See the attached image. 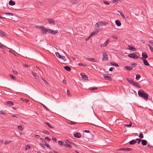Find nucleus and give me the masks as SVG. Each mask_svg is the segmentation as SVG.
<instances>
[{
  "mask_svg": "<svg viewBox=\"0 0 153 153\" xmlns=\"http://www.w3.org/2000/svg\"><path fill=\"white\" fill-rule=\"evenodd\" d=\"M41 31L42 33L44 34L48 32L52 34L55 35L58 32L57 30H54L50 29H47L45 28L44 27H43L41 29Z\"/></svg>",
  "mask_w": 153,
  "mask_h": 153,
  "instance_id": "1",
  "label": "nucleus"
},
{
  "mask_svg": "<svg viewBox=\"0 0 153 153\" xmlns=\"http://www.w3.org/2000/svg\"><path fill=\"white\" fill-rule=\"evenodd\" d=\"M138 94L140 97L142 98L146 101L148 100L149 95L147 93L145 92L143 90H139L138 91Z\"/></svg>",
  "mask_w": 153,
  "mask_h": 153,
  "instance_id": "2",
  "label": "nucleus"
},
{
  "mask_svg": "<svg viewBox=\"0 0 153 153\" xmlns=\"http://www.w3.org/2000/svg\"><path fill=\"white\" fill-rule=\"evenodd\" d=\"M107 22H103L102 21H100L97 22L95 24V27H99L100 25L105 26L108 24Z\"/></svg>",
  "mask_w": 153,
  "mask_h": 153,
  "instance_id": "3",
  "label": "nucleus"
},
{
  "mask_svg": "<svg viewBox=\"0 0 153 153\" xmlns=\"http://www.w3.org/2000/svg\"><path fill=\"white\" fill-rule=\"evenodd\" d=\"M108 60V55L104 53H103L102 61H106Z\"/></svg>",
  "mask_w": 153,
  "mask_h": 153,
  "instance_id": "4",
  "label": "nucleus"
},
{
  "mask_svg": "<svg viewBox=\"0 0 153 153\" xmlns=\"http://www.w3.org/2000/svg\"><path fill=\"white\" fill-rule=\"evenodd\" d=\"M128 56L130 58L137 59L139 58V57L135 54L130 53Z\"/></svg>",
  "mask_w": 153,
  "mask_h": 153,
  "instance_id": "5",
  "label": "nucleus"
},
{
  "mask_svg": "<svg viewBox=\"0 0 153 153\" xmlns=\"http://www.w3.org/2000/svg\"><path fill=\"white\" fill-rule=\"evenodd\" d=\"M80 75L82 76V78L84 80H86L88 79V76L84 74V73H81Z\"/></svg>",
  "mask_w": 153,
  "mask_h": 153,
  "instance_id": "6",
  "label": "nucleus"
},
{
  "mask_svg": "<svg viewBox=\"0 0 153 153\" xmlns=\"http://www.w3.org/2000/svg\"><path fill=\"white\" fill-rule=\"evenodd\" d=\"M74 137L76 138H80L82 137V135L79 132H76L74 134Z\"/></svg>",
  "mask_w": 153,
  "mask_h": 153,
  "instance_id": "7",
  "label": "nucleus"
},
{
  "mask_svg": "<svg viewBox=\"0 0 153 153\" xmlns=\"http://www.w3.org/2000/svg\"><path fill=\"white\" fill-rule=\"evenodd\" d=\"M99 32V30H95L94 31H93L91 33L90 35V37H91L93 36V35L97 34Z\"/></svg>",
  "mask_w": 153,
  "mask_h": 153,
  "instance_id": "8",
  "label": "nucleus"
},
{
  "mask_svg": "<svg viewBox=\"0 0 153 153\" xmlns=\"http://www.w3.org/2000/svg\"><path fill=\"white\" fill-rule=\"evenodd\" d=\"M119 151H129L132 150V149L131 148H120L118 150Z\"/></svg>",
  "mask_w": 153,
  "mask_h": 153,
  "instance_id": "9",
  "label": "nucleus"
},
{
  "mask_svg": "<svg viewBox=\"0 0 153 153\" xmlns=\"http://www.w3.org/2000/svg\"><path fill=\"white\" fill-rule=\"evenodd\" d=\"M142 58L141 57L140 58L142 59V60L143 58L146 59L148 57V55L145 52H143L142 54Z\"/></svg>",
  "mask_w": 153,
  "mask_h": 153,
  "instance_id": "10",
  "label": "nucleus"
},
{
  "mask_svg": "<svg viewBox=\"0 0 153 153\" xmlns=\"http://www.w3.org/2000/svg\"><path fill=\"white\" fill-rule=\"evenodd\" d=\"M109 42V39H108L104 43L101 45H100L101 47H105L106 46L107 44Z\"/></svg>",
  "mask_w": 153,
  "mask_h": 153,
  "instance_id": "11",
  "label": "nucleus"
},
{
  "mask_svg": "<svg viewBox=\"0 0 153 153\" xmlns=\"http://www.w3.org/2000/svg\"><path fill=\"white\" fill-rule=\"evenodd\" d=\"M132 85L137 88H141V86L136 82H134Z\"/></svg>",
  "mask_w": 153,
  "mask_h": 153,
  "instance_id": "12",
  "label": "nucleus"
},
{
  "mask_svg": "<svg viewBox=\"0 0 153 153\" xmlns=\"http://www.w3.org/2000/svg\"><path fill=\"white\" fill-rule=\"evenodd\" d=\"M0 36L1 37H6V34L2 30H0Z\"/></svg>",
  "mask_w": 153,
  "mask_h": 153,
  "instance_id": "13",
  "label": "nucleus"
},
{
  "mask_svg": "<svg viewBox=\"0 0 153 153\" xmlns=\"http://www.w3.org/2000/svg\"><path fill=\"white\" fill-rule=\"evenodd\" d=\"M124 68L125 70H128V71H130L132 70L133 68V67L132 66H126L124 67Z\"/></svg>",
  "mask_w": 153,
  "mask_h": 153,
  "instance_id": "14",
  "label": "nucleus"
},
{
  "mask_svg": "<svg viewBox=\"0 0 153 153\" xmlns=\"http://www.w3.org/2000/svg\"><path fill=\"white\" fill-rule=\"evenodd\" d=\"M48 21L50 24L52 25H55V21L54 20L52 19H48Z\"/></svg>",
  "mask_w": 153,
  "mask_h": 153,
  "instance_id": "15",
  "label": "nucleus"
},
{
  "mask_svg": "<svg viewBox=\"0 0 153 153\" xmlns=\"http://www.w3.org/2000/svg\"><path fill=\"white\" fill-rule=\"evenodd\" d=\"M84 58L85 59L89 60V61H90L91 62H96V61H95V59L94 58H88L85 57H84Z\"/></svg>",
  "mask_w": 153,
  "mask_h": 153,
  "instance_id": "16",
  "label": "nucleus"
},
{
  "mask_svg": "<svg viewBox=\"0 0 153 153\" xmlns=\"http://www.w3.org/2000/svg\"><path fill=\"white\" fill-rule=\"evenodd\" d=\"M115 23L117 25L118 27H119L121 25V23L120 21L118 20H117L115 21Z\"/></svg>",
  "mask_w": 153,
  "mask_h": 153,
  "instance_id": "17",
  "label": "nucleus"
},
{
  "mask_svg": "<svg viewBox=\"0 0 153 153\" xmlns=\"http://www.w3.org/2000/svg\"><path fill=\"white\" fill-rule=\"evenodd\" d=\"M142 60L143 61V63L146 66H148L149 65V63L147 62V60L146 59H143Z\"/></svg>",
  "mask_w": 153,
  "mask_h": 153,
  "instance_id": "18",
  "label": "nucleus"
},
{
  "mask_svg": "<svg viewBox=\"0 0 153 153\" xmlns=\"http://www.w3.org/2000/svg\"><path fill=\"white\" fill-rule=\"evenodd\" d=\"M127 81L131 84H132L134 81L131 78H128L126 79Z\"/></svg>",
  "mask_w": 153,
  "mask_h": 153,
  "instance_id": "19",
  "label": "nucleus"
},
{
  "mask_svg": "<svg viewBox=\"0 0 153 153\" xmlns=\"http://www.w3.org/2000/svg\"><path fill=\"white\" fill-rule=\"evenodd\" d=\"M137 143L136 140H133L129 142V143L130 145H133Z\"/></svg>",
  "mask_w": 153,
  "mask_h": 153,
  "instance_id": "20",
  "label": "nucleus"
},
{
  "mask_svg": "<svg viewBox=\"0 0 153 153\" xmlns=\"http://www.w3.org/2000/svg\"><path fill=\"white\" fill-rule=\"evenodd\" d=\"M103 77L104 78L106 79H107L109 81H111V76H104Z\"/></svg>",
  "mask_w": 153,
  "mask_h": 153,
  "instance_id": "21",
  "label": "nucleus"
},
{
  "mask_svg": "<svg viewBox=\"0 0 153 153\" xmlns=\"http://www.w3.org/2000/svg\"><path fill=\"white\" fill-rule=\"evenodd\" d=\"M147 143V142L146 140H141V144L142 145L145 146Z\"/></svg>",
  "mask_w": 153,
  "mask_h": 153,
  "instance_id": "22",
  "label": "nucleus"
},
{
  "mask_svg": "<svg viewBox=\"0 0 153 153\" xmlns=\"http://www.w3.org/2000/svg\"><path fill=\"white\" fill-rule=\"evenodd\" d=\"M15 4V2L12 0H10L9 1V4L11 6H13Z\"/></svg>",
  "mask_w": 153,
  "mask_h": 153,
  "instance_id": "23",
  "label": "nucleus"
},
{
  "mask_svg": "<svg viewBox=\"0 0 153 153\" xmlns=\"http://www.w3.org/2000/svg\"><path fill=\"white\" fill-rule=\"evenodd\" d=\"M129 48H128V49L130 51H135L136 50V49L135 48H134V47H132L130 46H128Z\"/></svg>",
  "mask_w": 153,
  "mask_h": 153,
  "instance_id": "24",
  "label": "nucleus"
},
{
  "mask_svg": "<svg viewBox=\"0 0 153 153\" xmlns=\"http://www.w3.org/2000/svg\"><path fill=\"white\" fill-rule=\"evenodd\" d=\"M64 68L68 71H69L71 70V68L70 67L68 66H64Z\"/></svg>",
  "mask_w": 153,
  "mask_h": 153,
  "instance_id": "25",
  "label": "nucleus"
},
{
  "mask_svg": "<svg viewBox=\"0 0 153 153\" xmlns=\"http://www.w3.org/2000/svg\"><path fill=\"white\" fill-rule=\"evenodd\" d=\"M6 102L7 104L9 105H10L12 106L13 105L14 103L13 102L10 101H7Z\"/></svg>",
  "mask_w": 153,
  "mask_h": 153,
  "instance_id": "26",
  "label": "nucleus"
},
{
  "mask_svg": "<svg viewBox=\"0 0 153 153\" xmlns=\"http://www.w3.org/2000/svg\"><path fill=\"white\" fill-rule=\"evenodd\" d=\"M45 123L50 128H53V127L52 125H50L49 123L47 122H45Z\"/></svg>",
  "mask_w": 153,
  "mask_h": 153,
  "instance_id": "27",
  "label": "nucleus"
},
{
  "mask_svg": "<svg viewBox=\"0 0 153 153\" xmlns=\"http://www.w3.org/2000/svg\"><path fill=\"white\" fill-rule=\"evenodd\" d=\"M59 59H62L64 62L66 60V58L65 56H60Z\"/></svg>",
  "mask_w": 153,
  "mask_h": 153,
  "instance_id": "28",
  "label": "nucleus"
},
{
  "mask_svg": "<svg viewBox=\"0 0 153 153\" xmlns=\"http://www.w3.org/2000/svg\"><path fill=\"white\" fill-rule=\"evenodd\" d=\"M11 78L13 80H16V77L13 76V75L10 74H9Z\"/></svg>",
  "mask_w": 153,
  "mask_h": 153,
  "instance_id": "29",
  "label": "nucleus"
},
{
  "mask_svg": "<svg viewBox=\"0 0 153 153\" xmlns=\"http://www.w3.org/2000/svg\"><path fill=\"white\" fill-rule=\"evenodd\" d=\"M140 77L141 76L139 74H137L136 75V79L137 80H138Z\"/></svg>",
  "mask_w": 153,
  "mask_h": 153,
  "instance_id": "30",
  "label": "nucleus"
},
{
  "mask_svg": "<svg viewBox=\"0 0 153 153\" xmlns=\"http://www.w3.org/2000/svg\"><path fill=\"white\" fill-rule=\"evenodd\" d=\"M0 114L1 115H4L6 114V113L5 111L3 110H1L0 111Z\"/></svg>",
  "mask_w": 153,
  "mask_h": 153,
  "instance_id": "31",
  "label": "nucleus"
},
{
  "mask_svg": "<svg viewBox=\"0 0 153 153\" xmlns=\"http://www.w3.org/2000/svg\"><path fill=\"white\" fill-rule=\"evenodd\" d=\"M132 123L131 122H130L129 124H125L124 126L127 127H131V126Z\"/></svg>",
  "mask_w": 153,
  "mask_h": 153,
  "instance_id": "32",
  "label": "nucleus"
},
{
  "mask_svg": "<svg viewBox=\"0 0 153 153\" xmlns=\"http://www.w3.org/2000/svg\"><path fill=\"white\" fill-rule=\"evenodd\" d=\"M55 55L57 57L59 58H60V56H61V55L57 52L55 53Z\"/></svg>",
  "mask_w": 153,
  "mask_h": 153,
  "instance_id": "33",
  "label": "nucleus"
},
{
  "mask_svg": "<svg viewBox=\"0 0 153 153\" xmlns=\"http://www.w3.org/2000/svg\"><path fill=\"white\" fill-rule=\"evenodd\" d=\"M30 146L29 145H27L26 146L25 148V149L26 150H27L28 149H29L30 148Z\"/></svg>",
  "mask_w": 153,
  "mask_h": 153,
  "instance_id": "34",
  "label": "nucleus"
},
{
  "mask_svg": "<svg viewBox=\"0 0 153 153\" xmlns=\"http://www.w3.org/2000/svg\"><path fill=\"white\" fill-rule=\"evenodd\" d=\"M18 129L22 131L23 130V128H22V126H18Z\"/></svg>",
  "mask_w": 153,
  "mask_h": 153,
  "instance_id": "35",
  "label": "nucleus"
},
{
  "mask_svg": "<svg viewBox=\"0 0 153 153\" xmlns=\"http://www.w3.org/2000/svg\"><path fill=\"white\" fill-rule=\"evenodd\" d=\"M12 140H10L9 141H5L4 142V144L5 145H6L8 144L9 143L12 142Z\"/></svg>",
  "mask_w": 153,
  "mask_h": 153,
  "instance_id": "36",
  "label": "nucleus"
},
{
  "mask_svg": "<svg viewBox=\"0 0 153 153\" xmlns=\"http://www.w3.org/2000/svg\"><path fill=\"white\" fill-rule=\"evenodd\" d=\"M148 45L149 46V48L150 49L151 51L153 52V48L149 45L148 44Z\"/></svg>",
  "mask_w": 153,
  "mask_h": 153,
  "instance_id": "37",
  "label": "nucleus"
},
{
  "mask_svg": "<svg viewBox=\"0 0 153 153\" xmlns=\"http://www.w3.org/2000/svg\"><path fill=\"white\" fill-rule=\"evenodd\" d=\"M120 14L121 16L123 17V18L125 19L126 17L124 15L122 12L120 13Z\"/></svg>",
  "mask_w": 153,
  "mask_h": 153,
  "instance_id": "38",
  "label": "nucleus"
},
{
  "mask_svg": "<svg viewBox=\"0 0 153 153\" xmlns=\"http://www.w3.org/2000/svg\"><path fill=\"white\" fill-rule=\"evenodd\" d=\"M41 105L43 106V107L47 110H49L43 104L41 103Z\"/></svg>",
  "mask_w": 153,
  "mask_h": 153,
  "instance_id": "39",
  "label": "nucleus"
},
{
  "mask_svg": "<svg viewBox=\"0 0 153 153\" xmlns=\"http://www.w3.org/2000/svg\"><path fill=\"white\" fill-rule=\"evenodd\" d=\"M4 14H5V15H10V16H13V13H4Z\"/></svg>",
  "mask_w": 153,
  "mask_h": 153,
  "instance_id": "40",
  "label": "nucleus"
},
{
  "mask_svg": "<svg viewBox=\"0 0 153 153\" xmlns=\"http://www.w3.org/2000/svg\"><path fill=\"white\" fill-rule=\"evenodd\" d=\"M58 144L60 145H62V146H63V143L61 141H60V140L58 142Z\"/></svg>",
  "mask_w": 153,
  "mask_h": 153,
  "instance_id": "41",
  "label": "nucleus"
},
{
  "mask_svg": "<svg viewBox=\"0 0 153 153\" xmlns=\"http://www.w3.org/2000/svg\"><path fill=\"white\" fill-rule=\"evenodd\" d=\"M0 47L2 49H4V46L1 43H0Z\"/></svg>",
  "mask_w": 153,
  "mask_h": 153,
  "instance_id": "42",
  "label": "nucleus"
},
{
  "mask_svg": "<svg viewBox=\"0 0 153 153\" xmlns=\"http://www.w3.org/2000/svg\"><path fill=\"white\" fill-rule=\"evenodd\" d=\"M42 80L47 85H48V83L43 78H42Z\"/></svg>",
  "mask_w": 153,
  "mask_h": 153,
  "instance_id": "43",
  "label": "nucleus"
},
{
  "mask_svg": "<svg viewBox=\"0 0 153 153\" xmlns=\"http://www.w3.org/2000/svg\"><path fill=\"white\" fill-rule=\"evenodd\" d=\"M31 73L34 77L36 76L37 75L34 72L32 71Z\"/></svg>",
  "mask_w": 153,
  "mask_h": 153,
  "instance_id": "44",
  "label": "nucleus"
},
{
  "mask_svg": "<svg viewBox=\"0 0 153 153\" xmlns=\"http://www.w3.org/2000/svg\"><path fill=\"white\" fill-rule=\"evenodd\" d=\"M139 137L140 138H143V134L141 133H140L139 135Z\"/></svg>",
  "mask_w": 153,
  "mask_h": 153,
  "instance_id": "45",
  "label": "nucleus"
},
{
  "mask_svg": "<svg viewBox=\"0 0 153 153\" xmlns=\"http://www.w3.org/2000/svg\"><path fill=\"white\" fill-rule=\"evenodd\" d=\"M69 123L71 125H74L76 124V123L71 121L70 123Z\"/></svg>",
  "mask_w": 153,
  "mask_h": 153,
  "instance_id": "46",
  "label": "nucleus"
},
{
  "mask_svg": "<svg viewBox=\"0 0 153 153\" xmlns=\"http://www.w3.org/2000/svg\"><path fill=\"white\" fill-rule=\"evenodd\" d=\"M40 145L41 146V147L44 149H45L46 148L45 147V146L44 145L42 144H40Z\"/></svg>",
  "mask_w": 153,
  "mask_h": 153,
  "instance_id": "47",
  "label": "nucleus"
},
{
  "mask_svg": "<svg viewBox=\"0 0 153 153\" xmlns=\"http://www.w3.org/2000/svg\"><path fill=\"white\" fill-rule=\"evenodd\" d=\"M45 145L48 148H50V146H49V145L47 143L45 142Z\"/></svg>",
  "mask_w": 153,
  "mask_h": 153,
  "instance_id": "48",
  "label": "nucleus"
},
{
  "mask_svg": "<svg viewBox=\"0 0 153 153\" xmlns=\"http://www.w3.org/2000/svg\"><path fill=\"white\" fill-rule=\"evenodd\" d=\"M111 64L112 65H114L116 66H117V67H118L119 66V65L117 64V63H111Z\"/></svg>",
  "mask_w": 153,
  "mask_h": 153,
  "instance_id": "49",
  "label": "nucleus"
},
{
  "mask_svg": "<svg viewBox=\"0 0 153 153\" xmlns=\"http://www.w3.org/2000/svg\"><path fill=\"white\" fill-rule=\"evenodd\" d=\"M130 65H134V66L133 67H133H135L137 65V64L136 63H132V64H130Z\"/></svg>",
  "mask_w": 153,
  "mask_h": 153,
  "instance_id": "50",
  "label": "nucleus"
},
{
  "mask_svg": "<svg viewBox=\"0 0 153 153\" xmlns=\"http://www.w3.org/2000/svg\"><path fill=\"white\" fill-rule=\"evenodd\" d=\"M103 3L106 5H109V3L108 2L106 1H104Z\"/></svg>",
  "mask_w": 153,
  "mask_h": 153,
  "instance_id": "51",
  "label": "nucleus"
},
{
  "mask_svg": "<svg viewBox=\"0 0 153 153\" xmlns=\"http://www.w3.org/2000/svg\"><path fill=\"white\" fill-rule=\"evenodd\" d=\"M13 73L14 74H16V75H17L18 74V72L17 71H13Z\"/></svg>",
  "mask_w": 153,
  "mask_h": 153,
  "instance_id": "52",
  "label": "nucleus"
},
{
  "mask_svg": "<svg viewBox=\"0 0 153 153\" xmlns=\"http://www.w3.org/2000/svg\"><path fill=\"white\" fill-rule=\"evenodd\" d=\"M148 146L149 147L150 149H152L153 148V146L149 145H148Z\"/></svg>",
  "mask_w": 153,
  "mask_h": 153,
  "instance_id": "53",
  "label": "nucleus"
},
{
  "mask_svg": "<svg viewBox=\"0 0 153 153\" xmlns=\"http://www.w3.org/2000/svg\"><path fill=\"white\" fill-rule=\"evenodd\" d=\"M52 140L55 142H56V139L55 137H53L52 138Z\"/></svg>",
  "mask_w": 153,
  "mask_h": 153,
  "instance_id": "54",
  "label": "nucleus"
},
{
  "mask_svg": "<svg viewBox=\"0 0 153 153\" xmlns=\"http://www.w3.org/2000/svg\"><path fill=\"white\" fill-rule=\"evenodd\" d=\"M136 140H137L138 141V143H140V142L141 141V139L139 138L137 139Z\"/></svg>",
  "mask_w": 153,
  "mask_h": 153,
  "instance_id": "55",
  "label": "nucleus"
},
{
  "mask_svg": "<svg viewBox=\"0 0 153 153\" xmlns=\"http://www.w3.org/2000/svg\"><path fill=\"white\" fill-rule=\"evenodd\" d=\"M111 37L114 39H117V37L116 36H111Z\"/></svg>",
  "mask_w": 153,
  "mask_h": 153,
  "instance_id": "56",
  "label": "nucleus"
},
{
  "mask_svg": "<svg viewBox=\"0 0 153 153\" xmlns=\"http://www.w3.org/2000/svg\"><path fill=\"white\" fill-rule=\"evenodd\" d=\"M120 0H113V2L114 3H117L118 1H119Z\"/></svg>",
  "mask_w": 153,
  "mask_h": 153,
  "instance_id": "57",
  "label": "nucleus"
},
{
  "mask_svg": "<svg viewBox=\"0 0 153 153\" xmlns=\"http://www.w3.org/2000/svg\"><path fill=\"white\" fill-rule=\"evenodd\" d=\"M84 132H85L87 133H90V131L89 130H85L84 131Z\"/></svg>",
  "mask_w": 153,
  "mask_h": 153,
  "instance_id": "58",
  "label": "nucleus"
},
{
  "mask_svg": "<svg viewBox=\"0 0 153 153\" xmlns=\"http://www.w3.org/2000/svg\"><path fill=\"white\" fill-rule=\"evenodd\" d=\"M113 69L114 68L113 67H111L109 69V71H112Z\"/></svg>",
  "mask_w": 153,
  "mask_h": 153,
  "instance_id": "59",
  "label": "nucleus"
},
{
  "mask_svg": "<svg viewBox=\"0 0 153 153\" xmlns=\"http://www.w3.org/2000/svg\"><path fill=\"white\" fill-rule=\"evenodd\" d=\"M67 146L69 148H71V145L69 144H67Z\"/></svg>",
  "mask_w": 153,
  "mask_h": 153,
  "instance_id": "60",
  "label": "nucleus"
},
{
  "mask_svg": "<svg viewBox=\"0 0 153 153\" xmlns=\"http://www.w3.org/2000/svg\"><path fill=\"white\" fill-rule=\"evenodd\" d=\"M45 140H48V141H50V140H51V139H50L49 138H48V137H46L45 138Z\"/></svg>",
  "mask_w": 153,
  "mask_h": 153,
  "instance_id": "61",
  "label": "nucleus"
},
{
  "mask_svg": "<svg viewBox=\"0 0 153 153\" xmlns=\"http://www.w3.org/2000/svg\"><path fill=\"white\" fill-rule=\"evenodd\" d=\"M44 132L45 134H49V132L48 131H45Z\"/></svg>",
  "mask_w": 153,
  "mask_h": 153,
  "instance_id": "62",
  "label": "nucleus"
},
{
  "mask_svg": "<svg viewBox=\"0 0 153 153\" xmlns=\"http://www.w3.org/2000/svg\"><path fill=\"white\" fill-rule=\"evenodd\" d=\"M149 42L153 46V42H152L151 41H149Z\"/></svg>",
  "mask_w": 153,
  "mask_h": 153,
  "instance_id": "63",
  "label": "nucleus"
},
{
  "mask_svg": "<svg viewBox=\"0 0 153 153\" xmlns=\"http://www.w3.org/2000/svg\"><path fill=\"white\" fill-rule=\"evenodd\" d=\"M35 137L37 138H38L40 136L38 135H35Z\"/></svg>",
  "mask_w": 153,
  "mask_h": 153,
  "instance_id": "64",
  "label": "nucleus"
}]
</instances>
